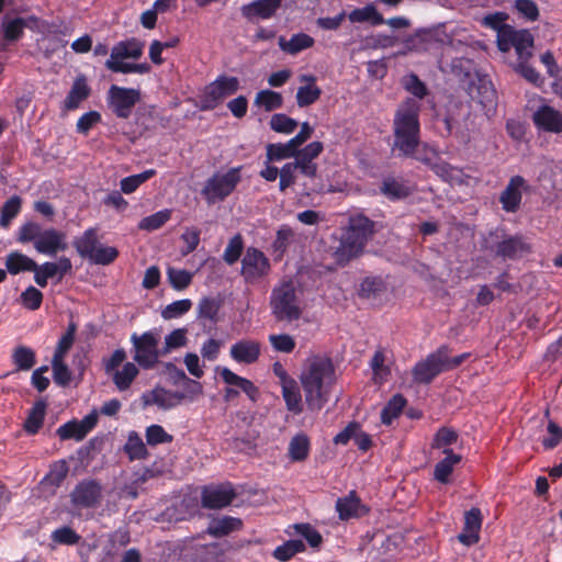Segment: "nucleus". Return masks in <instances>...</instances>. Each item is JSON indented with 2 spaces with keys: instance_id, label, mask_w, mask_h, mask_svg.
I'll use <instances>...</instances> for the list:
<instances>
[{
  "instance_id": "1",
  "label": "nucleus",
  "mask_w": 562,
  "mask_h": 562,
  "mask_svg": "<svg viewBox=\"0 0 562 562\" xmlns=\"http://www.w3.org/2000/svg\"><path fill=\"white\" fill-rule=\"evenodd\" d=\"M300 380L308 408L322 409L328 401L330 386L336 380L331 360L325 356L310 357L303 367Z\"/></svg>"
},
{
  "instance_id": "2",
  "label": "nucleus",
  "mask_w": 562,
  "mask_h": 562,
  "mask_svg": "<svg viewBox=\"0 0 562 562\" xmlns=\"http://www.w3.org/2000/svg\"><path fill=\"white\" fill-rule=\"evenodd\" d=\"M420 103L418 100L407 98L396 109L393 120L394 147L402 155L411 157L414 155L420 134Z\"/></svg>"
},
{
  "instance_id": "3",
  "label": "nucleus",
  "mask_w": 562,
  "mask_h": 562,
  "mask_svg": "<svg viewBox=\"0 0 562 562\" xmlns=\"http://www.w3.org/2000/svg\"><path fill=\"white\" fill-rule=\"evenodd\" d=\"M16 240L21 244L32 243L37 252L47 256H55L68 248L66 233L53 227L43 228L33 221L25 222L19 227Z\"/></svg>"
},
{
  "instance_id": "4",
  "label": "nucleus",
  "mask_w": 562,
  "mask_h": 562,
  "mask_svg": "<svg viewBox=\"0 0 562 562\" xmlns=\"http://www.w3.org/2000/svg\"><path fill=\"white\" fill-rule=\"evenodd\" d=\"M270 306L272 314L279 321L293 322L301 317L302 307L294 281L283 279L273 288Z\"/></svg>"
},
{
  "instance_id": "5",
  "label": "nucleus",
  "mask_w": 562,
  "mask_h": 562,
  "mask_svg": "<svg viewBox=\"0 0 562 562\" xmlns=\"http://www.w3.org/2000/svg\"><path fill=\"white\" fill-rule=\"evenodd\" d=\"M78 254L95 265L106 266L112 263L119 256L115 247L105 246L99 243L97 231L87 229L82 236L75 240Z\"/></svg>"
},
{
  "instance_id": "6",
  "label": "nucleus",
  "mask_w": 562,
  "mask_h": 562,
  "mask_svg": "<svg viewBox=\"0 0 562 562\" xmlns=\"http://www.w3.org/2000/svg\"><path fill=\"white\" fill-rule=\"evenodd\" d=\"M533 42V35L529 30H517L512 25H504L496 38L497 47L501 52L507 53L512 48L515 49L516 60L530 59L532 57Z\"/></svg>"
},
{
  "instance_id": "7",
  "label": "nucleus",
  "mask_w": 562,
  "mask_h": 562,
  "mask_svg": "<svg viewBox=\"0 0 562 562\" xmlns=\"http://www.w3.org/2000/svg\"><path fill=\"white\" fill-rule=\"evenodd\" d=\"M131 341L134 349L133 359L143 369L154 368L158 363L159 357L164 356L161 349L158 348L160 335L156 329L142 335L134 333L131 336Z\"/></svg>"
},
{
  "instance_id": "8",
  "label": "nucleus",
  "mask_w": 562,
  "mask_h": 562,
  "mask_svg": "<svg viewBox=\"0 0 562 562\" xmlns=\"http://www.w3.org/2000/svg\"><path fill=\"white\" fill-rule=\"evenodd\" d=\"M240 168H231L225 172H215L202 189V195L209 204L224 200L240 181Z\"/></svg>"
},
{
  "instance_id": "9",
  "label": "nucleus",
  "mask_w": 562,
  "mask_h": 562,
  "mask_svg": "<svg viewBox=\"0 0 562 562\" xmlns=\"http://www.w3.org/2000/svg\"><path fill=\"white\" fill-rule=\"evenodd\" d=\"M142 55L143 44L137 40L122 41L112 47L105 67L113 72H121V69L130 65L127 60H137Z\"/></svg>"
},
{
  "instance_id": "10",
  "label": "nucleus",
  "mask_w": 562,
  "mask_h": 562,
  "mask_svg": "<svg viewBox=\"0 0 562 562\" xmlns=\"http://www.w3.org/2000/svg\"><path fill=\"white\" fill-rule=\"evenodd\" d=\"M239 88L236 77L221 76L211 82L202 97L203 109H214L223 99L234 94Z\"/></svg>"
},
{
  "instance_id": "11",
  "label": "nucleus",
  "mask_w": 562,
  "mask_h": 562,
  "mask_svg": "<svg viewBox=\"0 0 562 562\" xmlns=\"http://www.w3.org/2000/svg\"><path fill=\"white\" fill-rule=\"evenodd\" d=\"M270 271L269 259L257 248H247L241 259L240 274L248 283H254Z\"/></svg>"
},
{
  "instance_id": "12",
  "label": "nucleus",
  "mask_w": 562,
  "mask_h": 562,
  "mask_svg": "<svg viewBox=\"0 0 562 562\" xmlns=\"http://www.w3.org/2000/svg\"><path fill=\"white\" fill-rule=\"evenodd\" d=\"M108 97L113 112L119 117L126 119L130 116L132 109L139 100V91L113 85L109 89Z\"/></svg>"
},
{
  "instance_id": "13",
  "label": "nucleus",
  "mask_w": 562,
  "mask_h": 562,
  "mask_svg": "<svg viewBox=\"0 0 562 562\" xmlns=\"http://www.w3.org/2000/svg\"><path fill=\"white\" fill-rule=\"evenodd\" d=\"M71 268V261L67 257H60L55 262L47 261L41 266L36 263V267L33 269L34 281L41 288H45L48 279L57 278V280L60 281Z\"/></svg>"
},
{
  "instance_id": "14",
  "label": "nucleus",
  "mask_w": 562,
  "mask_h": 562,
  "mask_svg": "<svg viewBox=\"0 0 562 562\" xmlns=\"http://www.w3.org/2000/svg\"><path fill=\"white\" fill-rule=\"evenodd\" d=\"M283 0H255L240 8L241 15L249 22L270 20L280 10Z\"/></svg>"
},
{
  "instance_id": "15",
  "label": "nucleus",
  "mask_w": 562,
  "mask_h": 562,
  "mask_svg": "<svg viewBox=\"0 0 562 562\" xmlns=\"http://www.w3.org/2000/svg\"><path fill=\"white\" fill-rule=\"evenodd\" d=\"M97 423L98 413L93 411L81 420H71L59 426L57 435L61 440L75 439L80 441L95 427Z\"/></svg>"
},
{
  "instance_id": "16",
  "label": "nucleus",
  "mask_w": 562,
  "mask_h": 562,
  "mask_svg": "<svg viewBox=\"0 0 562 562\" xmlns=\"http://www.w3.org/2000/svg\"><path fill=\"white\" fill-rule=\"evenodd\" d=\"M535 126L552 134L562 133V113L549 104H541L532 113Z\"/></svg>"
},
{
  "instance_id": "17",
  "label": "nucleus",
  "mask_w": 562,
  "mask_h": 562,
  "mask_svg": "<svg viewBox=\"0 0 562 562\" xmlns=\"http://www.w3.org/2000/svg\"><path fill=\"white\" fill-rule=\"evenodd\" d=\"M440 347L430 353L424 361L416 363L413 370L415 381L419 383H429L439 373L445 372V363Z\"/></svg>"
},
{
  "instance_id": "18",
  "label": "nucleus",
  "mask_w": 562,
  "mask_h": 562,
  "mask_svg": "<svg viewBox=\"0 0 562 562\" xmlns=\"http://www.w3.org/2000/svg\"><path fill=\"white\" fill-rule=\"evenodd\" d=\"M261 355V344L255 339H239L229 348L231 358L239 364H252Z\"/></svg>"
},
{
  "instance_id": "19",
  "label": "nucleus",
  "mask_w": 562,
  "mask_h": 562,
  "mask_svg": "<svg viewBox=\"0 0 562 562\" xmlns=\"http://www.w3.org/2000/svg\"><path fill=\"white\" fill-rule=\"evenodd\" d=\"M324 146L323 143L316 140L306 145L304 148H296V154L294 155L295 162L300 167V171L302 175L313 178L317 172V165L314 162V159L317 158L323 151Z\"/></svg>"
},
{
  "instance_id": "20",
  "label": "nucleus",
  "mask_w": 562,
  "mask_h": 562,
  "mask_svg": "<svg viewBox=\"0 0 562 562\" xmlns=\"http://www.w3.org/2000/svg\"><path fill=\"white\" fill-rule=\"evenodd\" d=\"M527 187L526 180L521 176H514L510 178L508 184L499 196V202L506 212H516L519 209L522 192Z\"/></svg>"
},
{
  "instance_id": "21",
  "label": "nucleus",
  "mask_w": 562,
  "mask_h": 562,
  "mask_svg": "<svg viewBox=\"0 0 562 562\" xmlns=\"http://www.w3.org/2000/svg\"><path fill=\"white\" fill-rule=\"evenodd\" d=\"M142 400L145 406L155 405L162 409H170L184 401V394L172 392L164 387H155L149 392H145L142 395Z\"/></svg>"
},
{
  "instance_id": "22",
  "label": "nucleus",
  "mask_w": 562,
  "mask_h": 562,
  "mask_svg": "<svg viewBox=\"0 0 562 562\" xmlns=\"http://www.w3.org/2000/svg\"><path fill=\"white\" fill-rule=\"evenodd\" d=\"M482 526V514L476 507L471 508L464 514L463 531L458 536V540L464 546H473L480 540V530Z\"/></svg>"
},
{
  "instance_id": "23",
  "label": "nucleus",
  "mask_w": 562,
  "mask_h": 562,
  "mask_svg": "<svg viewBox=\"0 0 562 562\" xmlns=\"http://www.w3.org/2000/svg\"><path fill=\"white\" fill-rule=\"evenodd\" d=\"M101 496V487L93 481L80 482L71 493L74 505L79 507L94 506Z\"/></svg>"
},
{
  "instance_id": "24",
  "label": "nucleus",
  "mask_w": 562,
  "mask_h": 562,
  "mask_svg": "<svg viewBox=\"0 0 562 562\" xmlns=\"http://www.w3.org/2000/svg\"><path fill=\"white\" fill-rule=\"evenodd\" d=\"M353 257L362 251L364 245L375 233V223L362 214L353 215Z\"/></svg>"
},
{
  "instance_id": "25",
  "label": "nucleus",
  "mask_w": 562,
  "mask_h": 562,
  "mask_svg": "<svg viewBox=\"0 0 562 562\" xmlns=\"http://www.w3.org/2000/svg\"><path fill=\"white\" fill-rule=\"evenodd\" d=\"M234 496L231 485L209 486L202 492V504L207 508H222L229 505Z\"/></svg>"
},
{
  "instance_id": "26",
  "label": "nucleus",
  "mask_w": 562,
  "mask_h": 562,
  "mask_svg": "<svg viewBox=\"0 0 562 562\" xmlns=\"http://www.w3.org/2000/svg\"><path fill=\"white\" fill-rule=\"evenodd\" d=\"M380 190L384 196L394 201L407 198L413 192V186L402 177L387 176Z\"/></svg>"
},
{
  "instance_id": "27",
  "label": "nucleus",
  "mask_w": 562,
  "mask_h": 562,
  "mask_svg": "<svg viewBox=\"0 0 562 562\" xmlns=\"http://www.w3.org/2000/svg\"><path fill=\"white\" fill-rule=\"evenodd\" d=\"M529 251V246L520 236H509L496 246V255L504 260L517 259Z\"/></svg>"
},
{
  "instance_id": "28",
  "label": "nucleus",
  "mask_w": 562,
  "mask_h": 562,
  "mask_svg": "<svg viewBox=\"0 0 562 562\" xmlns=\"http://www.w3.org/2000/svg\"><path fill=\"white\" fill-rule=\"evenodd\" d=\"M216 371L220 373L221 378L227 385L236 386L241 392H244L251 401L257 400L258 389L250 380L236 374L226 367H217Z\"/></svg>"
},
{
  "instance_id": "29",
  "label": "nucleus",
  "mask_w": 562,
  "mask_h": 562,
  "mask_svg": "<svg viewBox=\"0 0 562 562\" xmlns=\"http://www.w3.org/2000/svg\"><path fill=\"white\" fill-rule=\"evenodd\" d=\"M89 94L90 87L88 86L86 77L78 76L64 101V110L70 111L77 109L80 103L89 97Z\"/></svg>"
},
{
  "instance_id": "30",
  "label": "nucleus",
  "mask_w": 562,
  "mask_h": 562,
  "mask_svg": "<svg viewBox=\"0 0 562 562\" xmlns=\"http://www.w3.org/2000/svg\"><path fill=\"white\" fill-rule=\"evenodd\" d=\"M280 49L289 55H296L314 45V38L305 33L293 34L289 40L280 36L278 40Z\"/></svg>"
},
{
  "instance_id": "31",
  "label": "nucleus",
  "mask_w": 562,
  "mask_h": 562,
  "mask_svg": "<svg viewBox=\"0 0 562 562\" xmlns=\"http://www.w3.org/2000/svg\"><path fill=\"white\" fill-rule=\"evenodd\" d=\"M301 81L305 82V85L297 89L296 102L300 108H304L317 101L321 95V89L315 85V79L311 76H302Z\"/></svg>"
},
{
  "instance_id": "32",
  "label": "nucleus",
  "mask_w": 562,
  "mask_h": 562,
  "mask_svg": "<svg viewBox=\"0 0 562 562\" xmlns=\"http://www.w3.org/2000/svg\"><path fill=\"white\" fill-rule=\"evenodd\" d=\"M459 435L449 427H441L437 430L431 442V449L440 451L442 454L454 453L451 446L458 441Z\"/></svg>"
},
{
  "instance_id": "33",
  "label": "nucleus",
  "mask_w": 562,
  "mask_h": 562,
  "mask_svg": "<svg viewBox=\"0 0 562 562\" xmlns=\"http://www.w3.org/2000/svg\"><path fill=\"white\" fill-rule=\"evenodd\" d=\"M446 457L440 460L434 469V479L442 484L449 482V477L452 474L454 467L459 464L462 457L458 453H446Z\"/></svg>"
},
{
  "instance_id": "34",
  "label": "nucleus",
  "mask_w": 562,
  "mask_h": 562,
  "mask_svg": "<svg viewBox=\"0 0 562 562\" xmlns=\"http://www.w3.org/2000/svg\"><path fill=\"white\" fill-rule=\"evenodd\" d=\"M5 267L11 274H18L22 271H33L36 262L22 252L12 251L5 258Z\"/></svg>"
},
{
  "instance_id": "35",
  "label": "nucleus",
  "mask_w": 562,
  "mask_h": 562,
  "mask_svg": "<svg viewBox=\"0 0 562 562\" xmlns=\"http://www.w3.org/2000/svg\"><path fill=\"white\" fill-rule=\"evenodd\" d=\"M310 447L308 437L303 432L296 434L289 443V458L295 462L305 460L310 453Z\"/></svg>"
},
{
  "instance_id": "36",
  "label": "nucleus",
  "mask_w": 562,
  "mask_h": 562,
  "mask_svg": "<svg viewBox=\"0 0 562 562\" xmlns=\"http://www.w3.org/2000/svg\"><path fill=\"white\" fill-rule=\"evenodd\" d=\"M138 374V368L133 362H126L120 370L113 374V382L119 391H126L130 389L132 382Z\"/></svg>"
},
{
  "instance_id": "37",
  "label": "nucleus",
  "mask_w": 562,
  "mask_h": 562,
  "mask_svg": "<svg viewBox=\"0 0 562 562\" xmlns=\"http://www.w3.org/2000/svg\"><path fill=\"white\" fill-rule=\"evenodd\" d=\"M295 154L296 149L290 140L286 143L268 144L266 147V157L268 162L292 158Z\"/></svg>"
},
{
  "instance_id": "38",
  "label": "nucleus",
  "mask_w": 562,
  "mask_h": 562,
  "mask_svg": "<svg viewBox=\"0 0 562 562\" xmlns=\"http://www.w3.org/2000/svg\"><path fill=\"white\" fill-rule=\"evenodd\" d=\"M124 451L131 460H142L147 457L146 446L136 431H131L128 434Z\"/></svg>"
},
{
  "instance_id": "39",
  "label": "nucleus",
  "mask_w": 562,
  "mask_h": 562,
  "mask_svg": "<svg viewBox=\"0 0 562 562\" xmlns=\"http://www.w3.org/2000/svg\"><path fill=\"white\" fill-rule=\"evenodd\" d=\"M21 206L22 199L18 195L11 196L1 207L0 227L8 228L21 212Z\"/></svg>"
},
{
  "instance_id": "40",
  "label": "nucleus",
  "mask_w": 562,
  "mask_h": 562,
  "mask_svg": "<svg viewBox=\"0 0 562 562\" xmlns=\"http://www.w3.org/2000/svg\"><path fill=\"white\" fill-rule=\"evenodd\" d=\"M385 356L381 350L375 351L370 361L373 380L378 384L384 383L391 373L390 367L385 363Z\"/></svg>"
},
{
  "instance_id": "41",
  "label": "nucleus",
  "mask_w": 562,
  "mask_h": 562,
  "mask_svg": "<svg viewBox=\"0 0 562 562\" xmlns=\"http://www.w3.org/2000/svg\"><path fill=\"white\" fill-rule=\"evenodd\" d=\"M406 405V400L403 395H394L382 409L381 419L385 425H390L393 419L397 418Z\"/></svg>"
},
{
  "instance_id": "42",
  "label": "nucleus",
  "mask_w": 562,
  "mask_h": 562,
  "mask_svg": "<svg viewBox=\"0 0 562 562\" xmlns=\"http://www.w3.org/2000/svg\"><path fill=\"white\" fill-rule=\"evenodd\" d=\"M282 396L290 412L294 414L302 412V396L296 381L282 386Z\"/></svg>"
},
{
  "instance_id": "43",
  "label": "nucleus",
  "mask_w": 562,
  "mask_h": 562,
  "mask_svg": "<svg viewBox=\"0 0 562 562\" xmlns=\"http://www.w3.org/2000/svg\"><path fill=\"white\" fill-rule=\"evenodd\" d=\"M240 526V519L225 516L214 519L209 527V531L211 535L220 537L237 530Z\"/></svg>"
},
{
  "instance_id": "44",
  "label": "nucleus",
  "mask_w": 562,
  "mask_h": 562,
  "mask_svg": "<svg viewBox=\"0 0 562 562\" xmlns=\"http://www.w3.org/2000/svg\"><path fill=\"white\" fill-rule=\"evenodd\" d=\"M282 95L280 92L272 90H261L256 94L255 105L265 109L266 111H272L279 109L282 105Z\"/></svg>"
},
{
  "instance_id": "45",
  "label": "nucleus",
  "mask_w": 562,
  "mask_h": 562,
  "mask_svg": "<svg viewBox=\"0 0 562 562\" xmlns=\"http://www.w3.org/2000/svg\"><path fill=\"white\" fill-rule=\"evenodd\" d=\"M171 217V211L168 209L158 211L149 216L144 217L138 223L142 231L153 232L164 226Z\"/></svg>"
},
{
  "instance_id": "46",
  "label": "nucleus",
  "mask_w": 562,
  "mask_h": 562,
  "mask_svg": "<svg viewBox=\"0 0 562 562\" xmlns=\"http://www.w3.org/2000/svg\"><path fill=\"white\" fill-rule=\"evenodd\" d=\"M45 409L46 405L44 402H37L33 406L24 424V428L29 434L34 435L42 427L45 417Z\"/></svg>"
},
{
  "instance_id": "47",
  "label": "nucleus",
  "mask_w": 562,
  "mask_h": 562,
  "mask_svg": "<svg viewBox=\"0 0 562 562\" xmlns=\"http://www.w3.org/2000/svg\"><path fill=\"white\" fill-rule=\"evenodd\" d=\"M187 333L188 331L186 328H177L172 330L170 334H168L165 337V344L164 347L161 348V353L166 356L170 353L172 350L184 347L188 342Z\"/></svg>"
},
{
  "instance_id": "48",
  "label": "nucleus",
  "mask_w": 562,
  "mask_h": 562,
  "mask_svg": "<svg viewBox=\"0 0 562 562\" xmlns=\"http://www.w3.org/2000/svg\"><path fill=\"white\" fill-rule=\"evenodd\" d=\"M156 175L154 169L145 170L142 173L133 175L121 180V191L125 194H131L145 181L149 180Z\"/></svg>"
},
{
  "instance_id": "49",
  "label": "nucleus",
  "mask_w": 562,
  "mask_h": 562,
  "mask_svg": "<svg viewBox=\"0 0 562 562\" xmlns=\"http://www.w3.org/2000/svg\"><path fill=\"white\" fill-rule=\"evenodd\" d=\"M305 546L301 540L292 539L276 548L273 557L282 562L290 560L295 553L302 552Z\"/></svg>"
},
{
  "instance_id": "50",
  "label": "nucleus",
  "mask_w": 562,
  "mask_h": 562,
  "mask_svg": "<svg viewBox=\"0 0 562 562\" xmlns=\"http://www.w3.org/2000/svg\"><path fill=\"white\" fill-rule=\"evenodd\" d=\"M13 362L18 369L27 371L35 364V353L31 348L20 346L13 352Z\"/></svg>"
},
{
  "instance_id": "51",
  "label": "nucleus",
  "mask_w": 562,
  "mask_h": 562,
  "mask_svg": "<svg viewBox=\"0 0 562 562\" xmlns=\"http://www.w3.org/2000/svg\"><path fill=\"white\" fill-rule=\"evenodd\" d=\"M146 442L149 446H157L161 443H169L172 441V436L168 434L160 425H150L145 431Z\"/></svg>"
},
{
  "instance_id": "52",
  "label": "nucleus",
  "mask_w": 562,
  "mask_h": 562,
  "mask_svg": "<svg viewBox=\"0 0 562 562\" xmlns=\"http://www.w3.org/2000/svg\"><path fill=\"white\" fill-rule=\"evenodd\" d=\"M529 59H519L512 63L513 69L524 77L527 81L539 85L541 82L540 74L529 65Z\"/></svg>"
},
{
  "instance_id": "53",
  "label": "nucleus",
  "mask_w": 562,
  "mask_h": 562,
  "mask_svg": "<svg viewBox=\"0 0 562 562\" xmlns=\"http://www.w3.org/2000/svg\"><path fill=\"white\" fill-rule=\"evenodd\" d=\"M69 471L68 464L65 460H59L52 464L49 472L44 477V481L50 485L58 486L67 476Z\"/></svg>"
},
{
  "instance_id": "54",
  "label": "nucleus",
  "mask_w": 562,
  "mask_h": 562,
  "mask_svg": "<svg viewBox=\"0 0 562 562\" xmlns=\"http://www.w3.org/2000/svg\"><path fill=\"white\" fill-rule=\"evenodd\" d=\"M297 122L285 114H274L270 120V127L278 133L291 134L295 131Z\"/></svg>"
},
{
  "instance_id": "55",
  "label": "nucleus",
  "mask_w": 562,
  "mask_h": 562,
  "mask_svg": "<svg viewBox=\"0 0 562 562\" xmlns=\"http://www.w3.org/2000/svg\"><path fill=\"white\" fill-rule=\"evenodd\" d=\"M353 22H370L372 25L384 23L383 16L375 10L373 5H367L363 9L353 10Z\"/></svg>"
},
{
  "instance_id": "56",
  "label": "nucleus",
  "mask_w": 562,
  "mask_h": 562,
  "mask_svg": "<svg viewBox=\"0 0 562 562\" xmlns=\"http://www.w3.org/2000/svg\"><path fill=\"white\" fill-rule=\"evenodd\" d=\"M269 342L278 352L290 353L295 348V340L288 334H272L269 336Z\"/></svg>"
},
{
  "instance_id": "57",
  "label": "nucleus",
  "mask_w": 562,
  "mask_h": 562,
  "mask_svg": "<svg viewBox=\"0 0 562 562\" xmlns=\"http://www.w3.org/2000/svg\"><path fill=\"white\" fill-rule=\"evenodd\" d=\"M514 8L520 16L529 22H535L539 18V8L532 0H516Z\"/></svg>"
},
{
  "instance_id": "58",
  "label": "nucleus",
  "mask_w": 562,
  "mask_h": 562,
  "mask_svg": "<svg viewBox=\"0 0 562 562\" xmlns=\"http://www.w3.org/2000/svg\"><path fill=\"white\" fill-rule=\"evenodd\" d=\"M403 87L417 99H423L427 94L425 83L414 74L403 77Z\"/></svg>"
},
{
  "instance_id": "59",
  "label": "nucleus",
  "mask_w": 562,
  "mask_h": 562,
  "mask_svg": "<svg viewBox=\"0 0 562 562\" xmlns=\"http://www.w3.org/2000/svg\"><path fill=\"white\" fill-rule=\"evenodd\" d=\"M167 274L170 284L176 290L186 289L192 280V273L182 269L168 268Z\"/></svg>"
},
{
  "instance_id": "60",
  "label": "nucleus",
  "mask_w": 562,
  "mask_h": 562,
  "mask_svg": "<svg viewBox=\"0 0 562 562\" xmlns=\"http://www.w3.org/2000/svg\"><path fill=\"white\" fill-rule=\"evenodd\" d=\"M300 170L299 165L294 161L286 162L279 170L280 182L279 187L281 191H284L286 188L291 187L295 182L296 171Z\"/></svg>"
},
{
  "instance_id": "61",
  "label": "nucleus",
  "mask_w": 562,
  "mask_h": 562,
  "mask_svg": "<svg viewBox=\"0 0 562 562\" xmlns=\"http://www.w3.org/2000/svg\"><path fill=\"white\" fill-rule=\"evenodd\" d=\"M192 306V302L188 299L179 300L167 305L161 315L165 319L180 317L186 314Z\"/></svg>"
},
{
  "instance_id": "62",
  "label": "nucleus",
  "mask_w": 562,
  "mask_h": 562,
  "mask_svg": "<svg viewBox=\"0 0 562 562\" xmlns=\"http://www.w3.org/2000/svg\"><path fill=\"white\" fill-rule=\"evenodd\" d=\"M241 250H243L241 237L239 235H236L229 239L228 245L226 246V248L224 250L223 259L225 260L226 263L233 265L239 259V257L241 255Z\"/></svg>"
},
{
  "instance_id": "63",
  "label": "nucleus",
  "mask_w": 562,
  "mask_h": 562,
  "mask_svg": "<svg viewBox=\"0 0 562 562\" xmlns=\"http://www.w3.org/2000/svg\"><path fill=\"white\" fill-rule=\"evenodd\" d=\"M42 301H43L42 292L32 285L26 288L25 291H23L21 294L22 304L31 311H35V310L40 308Z\"/></svg>"
},
{
  "instance_id": "64",
  "label": "nucleus",
  "mask_w": 562,
  "mask_h": 562,
  "mask_svg": "<svg viewBox=\"0 0 562 562\" xmlns=\"http://www.w3.org/2000/svg\"><path fill=\"white\" fill-rule=\"evenodd\" d=\"M25 27V22L21 18H15L11 20H5L3 22V31H4V37L8 41H15L18 40Z\"/></svg>"
}]
</instances>
